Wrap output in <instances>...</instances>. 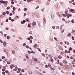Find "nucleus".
<instances>
[{
  "label": "nucleus",
  "mask_w": 75,
  "mask_h": 75,
  "mask_svg": "<svg viewBox=\"0 0 75 75\" xmlns=\"http://www.w3.org/2000/svg\"><path fill=\"white\" fill-rule=\"evenodd\" d=\"M65 52L66 53H68V51H67V50H65Z\"/></svg>",
  "instance_id": "38"
},
{
  "label": "nucleus",
  "mask_w": 75,
  "mask_h": 75,
  "mask_svg": "<svg viewBox=\"0 0 75 75\" xmlns=\"http://www.w3.org/2000/svg\"><path fill=\"white\" fill-rule=\"evenodd\" d=\"M57 62H58V64H59V60H57Z\"/></svg>",
  "instance_id": "37"
},
{
  "label": "nucleus",
  "mask_w": 75,
  "mask_h": 75,
  "mask_svg": "<svg viewBox=\"0 0 75 75\" xmlns=\"http://www.w3.org/2000/svg\"><path fill=\"white\" fill-rule=\"evenodd\" d=\"M26 58H27V59H29V57L28 56H26Z\"/></svg>",
  "instance_id": "50"
},
{
  "label": "nucleus",
  "mask_w": 75,
  "mask_h": 75,
  "mask_svg": "<svg viewBox=\"0 0 75 75\" xmlns=\"http://www.w3.org/2000/svg\"><path fill=\"white\" fill-rule=\"evenodd\" d=\"M6 30H8V28H6Z\"/></svg>",
  "instance_id": "63"
},
{
  "label": "nucleus",
  "mask_w": 75,
  "mask_h": 75,
  "mask_svg": "<svg viewBox=\"0 0 75 75\" xmlns=\"http://www.w3.org/2000/svg\"><path fill=\"white\" fill-rule=\"evenodd\" d=\"M6 14V13L5 12H4L3 13V15L4 16H5Z\"/></svg>",
  "instance_id": "31"
},
{
  "label": "nucleus",
  "mask_w": 75,
  "mask_h": 75,
  "mask_svg": "<svg viewBox=\"0 0 75 75\" xmlns=\"http://www.w3.org/2000/svg\"><path fill=\"white\" fill-rule=\"evenodd\" d=\"M7 44V43L6 42H4L3 43V45L4 46H6Z\"/></svg>",
  "instance_id": "7"
},
{
  "label": "nucleus",
  "mask_w": 75,
  "mask_h": 75,
  "mask_svg": "<svg viewBox=\"0 0 75 75\" xmlns=\"http://www.w3.org/2000/svg\"><path fill=\"white\" fill-rule=\"evenodd\" d=\"M58 57L59 58V59H61V58H62V57H61V55H59L58 56Z\"/></svg>",
  "instance_id": "9"
},
{
  "label": "nucleus",
  "mask_w": 75,
  "mask_h": 75,
  "mask_svg": "<svg viewBox=\"0 0 75 75\" xmlns=\"http://www.w3.org/2000/svg\"><path fill=\"white\" fill-rule=\"evenodd\" d=\"M68 15H69V17H71V16H72V14H68Z\"/></svg>",
  "instance_id": "43"
},
{
  "label": "nucleus",
  "mask_w": 75,
  "mask_h": 75,
  "mask_svg": "<svg viewBox=\"0 0 75 75\" xmlns=\"http://www.w3.org/2000/svg\"><path fill=\"white\" fill-rule=\"evenodd\" d=\"M50 68L51 69H52V70H53V71H55V69L52 67H50Z\"/></svg>",
  "instance_id": "12"
},
{
  "label": "nucleus",
  "mask_w": 75,
  "mask_h": 75,
  "mask_svg": "<svg viewBox=\"0 0 75 75\" xmlns=\"http://www.w3.org/2000/svg\"><path fill=\"white\" fill-rule=\"evenodd\" d=\"M67 42V45H69V42Z\"/></svg>",
  "instance_id": "62"
},
{
  "label": "nucleus",
  "mask_w": 75,
  "mask_h": 75,
  "mask_svg": "<svg viewBox=\"0 0 75 75\" xmlns=\"http://www.w3.org/2000/svg\"><path fill=\"white\" fill-rule=\"evenodd\" d=\"M18 71H21V68H18Z\"/></svg>",
  "instance_id": "47"
},
{
  "label": "nucleus",
  "mask_w": 75,
  "mask_h": 75,
  "mask_svg": "<svg viewBox=\"0 0 75 75\" xmlns=\"http://www.w3.org/2000/svg\"><path fill=\"white\" fill-rule=\"evenodd\" d=\"M0 42H1V43H3V41H2V40H0Z\"/></svg>",
  "instance_id": "56"
},
{
  "label": "nucleus",
  "mask_w": 75,
  "mask_h": 75,
  "mask_svg": "<svg viewBox=\"0 0 75 75\" xmlns=\"http://www.w3.org/2000/svg\"><path fill=\"white\" fill-rule=\"evenodd\" d=\"M26 48H30V47H29V46H28V45H26L25 46Z\"/></svg>",
  "instance_id": "29"
},
{
  "label": "nucleus",
  "mask_w": 75,
  "mask_h": 75,
  "mask_svg": "<svg viewBox=\"0 0 75 75\" xmlns=\"http://www.w3.org/2000/svg\"><path fill=\"white\" fill-rule=\"evenodd\" d=\"M62 21H65V19L64 18H63L62 19Z\"/></svg>",
  "instance_id": "55"
},
{
  "label": "nucleus",
  "mask_w": 75,
  "mask_h": 75,
  "mask_svg": "<svg viewBox=\"0 0 75 75\" xmlns=\"http://www.w3.org/2000/svg\"><path fill=\"white\" fill-rule=\"evenodd\" d=\"M21 71L22 72H24V69H22L21 70Z\"/></svg>",
  "instance_id": "34"
},
{
  "label": "nucleus",
  "mask_w": 75,
  "mask_h": 75,
  "mask_svg": "<svg viewBox=\"0 0 75 75\" xmlns=\"http://www.w3.org/2000/svg\"><path fill=\"white\" fill-rule=\"evenodd\" d=\"M23 46H25L26 45V43H24L23 44Z\"/></svg>",
  "instance_id": "19"
},
{
  "label": "nucleus",
  "mask_w": 75,
  "mask_h": 75,
  "mask_svg": "<svg viewBox=\"0 0 75 75\" xmlns=\"http://www.w3.org/2000/svg\"><path fill=\"white\" fill-rule=\"evenodd\" d=\"M71 33H69L67 35L68 37H71Z\"/></svg>",
  "instance_id": "11"
},
{
  "label": "nucleus",
  "mask_w": 75,
  "mask_h": 75,
  "mask_svg": "<svg viewBox=\"0 0 75 75\" xmlns=\"http://www.w3.org/2000/svg\"><path fill=\"white\" fill-rule=\"evenodd\" d=\"M9 72H8V70H6L5 71V73H6V74H8Z\"/></svg>",
  "instance_id": "22"
},
{
  "label": "nucleus",
  "mask_w": 75,
  "mask_h": 75,
  "mask_svg": "<svg viewBox=\"0 0 75 75\" xmlns=\"http://www.w3.org/2000/svg\"><path fill=\"white\" fill-rule=\"evenodd\" d=\"M63 62L64 64H67L68 62L65 60H64L63 61Z\"/></svg>",
  "instance_id": "5"
},
{
  "label": "nucleus",
  "mask_w": 75,
  "mask_h": 75,
  "mask_svg": "<svg viewBox=\"0 0 75 75\" xmlns=\"http://www.w3.org/2000/svg\"><path fill=\"white\" fill-rule=\"evenodd\" d=\"M59 64H60V65H61V66H63V64L61 62H60Z\"/></svg>",
  "instance_id": "14"
},
{
  "label": "nucleus",
  "mask_w": 75,
  "mask_h": 75,
  "mask_svg": "<svg viewBox=\"0 0 75 75\" xmlns=\"http://www.w3.org/2000/svg\"><path fill=\"white\" fill-rule=\"evenodd\" d=\"M27 8H25L24 9V11H27Z\"/></svg>",
  "instance_id": "49"
},
{
  "label": "nucleus",
  "mask_w": 75,
  "mask_h": 75,
  "mask_svg": "<svg viewBox=\"0 0 75 75\" xmlns=\"http://www.w3.org/2000/svg\"><path fill=\"white\" fill-rule=\"evenodd\" d=\"M38 50L40 51V52H41V50H40V49L39 48H38Z\"/></svg>",
  "instance_id": "26"
},
{
  "label": "nucleus",
  "mask_w": 75,
  "mask_h": 75,
  "mask_svg": "<svg viewBox=\"0 0 75 75\" xmlns=\"http://www.w3.org/2000/svg\"><path fill=\"white\" fill-rule=\"evenodd\" d=\"M1 58H2V59H5V57L2 56Z\"/></svg>",
  "instance_id": "21"
},
{
  "label": "nucleus",
  "mask_w": 75,
  "mask_h": 75,
  "mask_svg": "<svg viewBox=\"0 0 75 75\" xmlns=\"http://www.w3.org/2000/svg\"><path fill=\"white\" fill-rule=\"evenodd\" d=\"M14 21V20L13 19H12L11 20V21H12V22H13V21Z\"/></svg>",
  "instance_id": "61"
},
{
  "label": "nucleus",
  "mask_w": 75,
  "mask_h": 75,
  "mask_svg": "<svg viewBox=\"0 0 75 75\" xmlns=\"http://www.w3.org/2000/svg\"><path fill=\"white\" fill-rule=\"evenodd\" d=\"M62 16H63V17H66V15L65 14H63Z\"/></svg>",
  "instance_id": "23"
},
{
  "label": "nucleus",
  "mask_w": 75,
  "mask_h": 75,
  "mask_svg": "<svg viewBox=\"0 0 75 75\" xmlns=\"http://www.w3.org/2000/svg\"><path fill=\"white\" fill-rule=\"evenodd\" d=\"M34 61L35 62L37 61H38V59L36 58H35L34 59Z\"/></svg>",
  "instance_id": "10"
},
{
  "label": "nucleus",
  "mask_w": 75,
  "mask_h": 75,
  "mask_svg": "<svg viewBox=\"0 0 75 75\" xmlns=\"http://www.w3.org/2000/svg\"><path fill=\"white\" fill-rule=\"evenodd\" d=\"M2 74H3V75H5L6 73H5V72H4V71H3L2 72Z\"/></svg>",
  "instance_id": "16"
},
{
  "label": "nucleus",
  "mask_w": 75,
  "mask_h": 75,
  "mask_svg": "<svg viewBox=\"0 0 75 75\" xmlns=\"http://www.w3.org/2000/svg\"><path fill=\"white\" fill-rule=\"evenodd\" d=\"M70 59H73V57H72V56H71L70 57Z\"/></svg>",
  "instance_id": "58"
},
{
  "label": "nucleus",
  "mask_w": 75,
  "mask_h": 75,
  "mask_svg": "<svg viewBox=\"0 0 75 75\" xmlns=\"http://www.w3.org/2000/svg\"><path fill=\"white\" fill-rule=\"evenodd\" d=\"M3 68L5 69H6V67L5 66H3Z\"/></svg>",
  "instance_id": "44"
},
{
  "label": "nucleus",
  "mask_w": 75,
  "mask_h": 75,
  "mask_svg": "<svg viewBox=\"0 0 75 75\" xmlns=\"http://www.w3.org/2000/svg\"><path fill=\"white\" fill-rule=\"evenodd\" d=\"M9 8H10V7H8L6 8L7 10H8Z\"/></svg>",
  "instance_id": "36"
},
{
  "label": "nucleus",
  "mask_w": 75,
  "mask_h": 75,
  "mask_svg": "<svg viewBox=\"0 0 75 75\" xmlns=\"http://www.w3.org/2000/svg\"><path fill=\"white\" fill-rule=\"evenodd\" d=\"M25 21H27V22H28L29 21V20H28V18H27L26 20H25Z\"/></svg>",
  "instance_id": "28"
},
{
  "label": "nucleus",
  "mask_w": 75,
  "mask_h": 75,
  "mask_svg": "<svg viewBox=\"0 0 75 75\" xmlns=\"http://www.w3.org/2000/svg\"><path fill=\"white\" fill-rule=\"evenodd\" d=\"M72 39L73 40H75V39H74V37L72 36Z\"/></svg>",
  "instance_id": "54"
},
{
  "label": "nucleus",
  "mask_w": 75,
  "mask_h": 75,
  "mask_svg": "<svg viewBox=\"0 0 75 75\" xmlns=\"http://www.w3.org/2000/svg\"><path fill=\"white\" fill-rule=\"evenodd\" d=\"M28 27H31V26L30 25V24H28Z\"/></svg>",
  "instance_id": "45"
},
{
  "label": "nucleus",
  "mask_w": 75,
  "mask_h": 75,
  "mask_svg": "<svg viewBox=\"0 0 75 75\" xmlns=\"http://www.w3.org/2000/svg\"><path fill=\"white\" fill-rule=\"evenodd\" d=\"M64 32V30L63 29L62 30L61 33H62Z\"/></svg>",
  "instance_id": "42"
},
{
  "label": "nucleus",
  "mask_w": 75,
  "mask_h": 75,
  "mask_svg": "<svg viewBox=\"0 0 75 75\" xmlns=\"http://www.w3.org/2000/svg\"><path fill=\"white\" fill-rule=\"evenodd\" d=\"M72 48L71 47H70L69 48V50L70 51H72Z\"/></svg>",
  "instance_id": "40"
},
{
  "label": "nucleus",
  "mask_w": 75,
  "mask_h": 75,
  "mask_svg": "<svg viewBox=\"0 0 75 75\" xmlns=\"http://www.w3.org/2000/svg\"><path fill=\"white\" fill-rule=\"evenodd\" d=\"M45 68H48V65H46L45 66Z\"/></svg>",
  "instance_id": "41"
},
{
  "label": "nucleus",
  "mask_w": 75,
  "mask_h": 75,
  "mask_svg": "<svg viewBox=\"0 0 75 75\" xmlns=\"http://www.w3.org/2000/svg\"><path fill=\"white\" fill-rule=\"evenodd\" d=\"M14 2L13 1H12L11 2V4H14Z\"/></svg>",
  "instance_id": "52"
},
{
  "label": "nucleus",
  "mask_w": 75,
  "mask_h": 75,
  "mask_svg": "<svg viewBox=\"0 0 75 75\" xmlns=\"http://www.w3.org/2000/svg\"><path fill=\"white\" fill-rule=\"evenodd\" d=\"M54 40H56V41H58V39H57V38H55V37H54Z\"/></svg>",
  "instance_id": "35"
},
{
  "label": "nucleus",
  "mask_w": 75,
  "mask_h": 75,
  "mask_svg": "<svg viewBox=\"0 0 75 75\" xmlns=\"http://www.w3.org/2000/svg\"><path fill=\"white\" fill-rule=\"evenodd\" d=\"M52 28L53 29H54H54H55V26H52Z\"/></svg>",
  "instance_id": "25"
},
{
  "label": "nucleus",
  "mask_w": 75,
  "mask_h": 75,
  "mask_svg": "<svg viewBox=\"0 0 75 75\" xmlns=\"http://www.w3.org/2000/svg\"><path fill=\"white\" fill-rule=\"evenodd\" d=\"M50 0H48L47 2V5H48L49 4V3H48V2H50Z\"/></svg>",
  "instance_id": "20"
},
{
  "label": "nucleus",
  "mask_w": 75,
  "mask_h": 75,
  "mask_svg": "<svg viewBox=\"0 0 75 75\" xmlns=\"http://www.w3.org/2000/svg\"><path fill=\"white\" fill-rule=\"evenodd\" d=\"M7 64H11L10 62H8V61H7Z\"/></svg>",
  "instance_id": "24"
},
{
  "label": "nucleus",
  "mask_w": 75,
  "mask_h": 75,
  "mask_svg": "<svg viewBox=\"0 0 75 75\" xmlns=\"http://www.w3.org/2000/svg\"><path fill=\"white\" fill-rule=\"evenodd\" d=\"M8 19H6V22H8Z\"/></svg>",
  "instance_id": "64"
},
{
  "label": "nucleus",
  "mask_w": 75,
  "mask_h": 75,
  "mask_svg": "<svg viewBox=\"0 0 75 75\" xmlns=\"http://www.w3.org/2000/svg\"><path fill=\"white\" fill-rule=\"evenodd\" d=\"M10 67L11 69H12V68H13V67H15V69H13V71H16L17 70V68H18L17 66L16 67L13 64H12L10 66Z\"/></svg>",
  "instance_id": "1"
},
{
  "label": "nucleus",
  "mask_w": 75,
  "mask_h": 75,
  "mask_svg": "<svg viewBox=\"0 0 75 75\" xmlns=\"http://www.w3.org/2000/svg\"><path fill=\"white\" fill-rule=\"evenodd\" d=\"M70 11L72 12V13H75V10L74 9H71L70 10Z\"/></svg>",
  "instance_id": "3"
},
{
  "label": "nucleus",
  "mask_w": 75,
  "mask_h": 75,
  "mask_svg": "<svg viewBox=\"0 0 75 75\" xmlns=\"http://www.w3.org/2000/svg\"><path fill=\"white\" fill-rule=\"evenodd\" d=\"M7 39H8V40H9V39H10V36H7Z\"/></svg>",
  "instance_id": "30"
},
{
  "label": "nucleus",
  "mask_w": 75,
  "mask_h": 75,
  "mask_svg": "<svg viewBox=\"0 0 75 75\" xmlns=\"http://www.w3.org/2000/svg\"><path fill=\"white\" fill-rule=\"evenodd\" d=\"M72 75H75V73H74V72H72Z\"/></svg>",
  "instance_id": "48"
},
{
  "label": "nucleus",
  "mask_w": 75,
  "mask_h": 75,
  "mask_svg": "<svg viewBox=\"0 0 75 75\" xmlns=\"http://www.w3.org/2000/svg\"><path fill=\"white\" fill-rule=\"evenodd\" d=\"M30 38L32 40H33V36H30Z\"/></svg>",
  "instance_id": "53"
},
{
  "label": "nucleus",
  "mask_w": 75,
  "mask_h": 75,
  "mask_svg": "<svg viewBox=\"0 0 75 75\" xmlns=\"http://www.w3.org/2000/svg\"><path fill=\"white\" fill-rule=\"evenodd\" d=\"M13 11H15V10H16V8L15 7H13Z\"/></svg>",
  "instance_id": "17"
},
{
  "label": "nucleus",
  "mask_w": 75,
  "mask_h": 75,
  "mask_svg": "<svg viewBox=\"0 0 75 75\" xmlns=\"http://www.w3.org/2000/svg\"><path fill=\"white\" fill-rule=\"evenodd\" d=\"M33 1V0H28L27 1V2H28V3H29L30 2H31V1Z\"/></svg>",
  "instance_id": "6"
},
{
  "label": "nucleus",
  "mask_w": 75,
  "mask_h": 75,
  "mask_svg": "<svg viewBox=\"0 0 75 75\" xmlns=\"http://www.w3.org/2000/svg\"><path fill=\"white\" fill-rule=\"evenodd\" d=\"M48 65L49 67H51V64H50V63H48Z\"/></svg>",
  "instance_id": "15"
},
{
  "label": "nucleus",
  "mask_w": 75,
  "mask_h": 75,
  "mask_svg": "<svg viewBox=\"0 0 75 75\" xmlns=\"http://www.w3.org/2000/svg\"><path fill=\"white\" fill-rule=\"evenodd\" d=\"M37 45L35 44L34 46V48H36V47H37Z\"/></svg>",
  "instance_id": "18"
},
{
  "label": "nucleus",
  "mask_w": 75,
  "mask_h": 75,
  "mask_svg": "<svg viewBox=\"0 0 75 75\" xmlns=\"http://www.w3.org/2000/svg\"><path fill=\"white\" fill-rule=\"evenodd\" d=\"M2 71H5V69H2Z\"/></svg>",
  "instance_id": "59"
},
{
  "label": "nucleus",
  "mask_w": 75,
  "mask_h": 75,
  "mask_svg": "<svg viewBox=\"0 0 75 75\" xmlns=\"http://www.w3.org/2000/svg\"><path fill=\"white\" fill-rule=\"evenodd\" d=\"M40 8V6H38L37 7H36L35 8V10H37V9H38V8Z\"/></svg>",
  "instance_id": "27"
},
{
  "label": "nucleus",
  "mask_w": 75,
  "mask_h": 75,
  "mask_svg": "<svg viewBox=\"0 0 75 75\" xmlns=\"http://www.w3.org/2000/svg\"><path fill=\"white\" fill-rule=\"evenodd\" d=\"M31 53H33V54H35V52H34V51H32L31 52Z\"/></svg>",
  "instance_id": "51"
},
{
  "label": "nucleus",
  "mask_w": 75,
  "mask_h": 75,
  "mask_svg": "<svg viewBox=\"0 0 75 75\" xmlns=\"http://www.w3.org/2000/svg\"><path fill=\"white\" fill-rule=\"evenodd\" d=\"M15 51H14V50H13L12 51V53L13 54H15Z\"/></svg>",
  "instance_id": "46"
},
{
  "label": "nucleus",
  "mask_w": 75,
  "mask_h": 75,
  "mask_svg": "<svg viewBox=\"0 0 75 75\" xmlns=\"http://www.w3.org/2000/svg\"><path fill=\"white\" fill-rule=\"evenodd\" d=\"M42 56H43V57H45V54L42 53Z\"/></svg>",
  "instance_id": "32"
},
{
  "label": "nucleus",
  "mask_w": 75,
  "mask_h": 75,
  "mask_svg": "<svg viewBox=\"0 0 75 75\" xmlns=\"http://www.w3.org/2000/svg\"><path fill=\"white\" fill-rule=\"evenodd\" d=\"M0 2L1 3H3V4H5V3H6V4H7V3H8V2H7V1H0Z\"/></svg>",
  "instance_id": "2"
},
{
  "label": "nucleus",
  "mask_w": 75,
  "mask_h": 75,
  "mask_svg": "<svg viewBox=\"0 0 75 75\" xmlns=\"http://www.w3.org/2000/svg\"><path fill=\"white\" fill-rule=\"evenodd\" d=\"M65 67L66 69H68L69 68V67L68 65H66L65 66Z\"/></svg>",
  "instance_id": "8"
},
{
  "label": "nucleus",
  "mask_w": 75,
  "mask_h": 75,
  "mask_svg": "<svg viewBox=\"0 0 75 75\" xmlns=\"http://www.w3.org/2000/svg\"><path fill=\"white\" fill-rule=\"evenodd\" d=\"M32 25H33V26H34V25H36V22H33L32 24Z\"/></svg>",
  "instance_id": "4"
},
{
  "label": "nucleus",
  "mask_w": 75,
  "mask_h": 75,
  "mask_svg": "<svg viewBox=\"0 0 75 75\" xmlns=\"http://www.w3.org/2000/svg\"><path fill=\"white\" fill-rule=\"evenodd\" d=\"M48 57H50V58L51 59H52V56H51V55L50 54H49Z\"/></svg>",
  "instance_id": "13"
},
{
  "label": "nucleus",
  "mask_w": 75,
  "mask_h": 75,
  "mask_svg": "<svg viewBox=\"0 0 75 75\" xmlns=\"http://www.w3.org/2000/svg\"><path fill=\"white\" fill-rule=\"evenodd\" d=\"M71 22L72 23H74V19H72V20Z\"/></svg>",
  "instance_id": "39"
},
{
  "label": "nucleus",
  "mask_w": 75,
  "mask_h": 75,
  "mask_svg": "<svg viewBox=\"0 0 75 75\" xmlns=\"http://www.w3.org/2000/svg\"><path fill=\"white\" fill-rule=\"evenodd\" d=\"M8 75H11V74L10 73H8L7 74Z\"/></svg>",
  "instance_id": "60"
},
{
  "label": "nucleus",
  "mask_w": 75,
  "mask_h": 75,
  "mask_svg": "<svg viewBox=\"0 0 75 75\" xmlns=\"http://www.w3.org/2000/svg\"><path fill=\"white\" fill-rule=\"evenodd\" d=\"M0 17L1 18H3V16L2 15H0Z\"/></svg>",
  "instance_id": "33"
},
{
  "label": "nucleus",
  "mask_w": 75,
  "mask_h": 75,
  "mask_svg": "<svg viewBox=\"0 0 75 75\" xmlns=\"http://www.w3.org/2000/svg\"><path fill=\"white\" fill-rule=\"evenodd\" d=\"M61 28H60V30H62V26H61L60 27Z\"/></svg>",
  "instance_id": "57"
}]
</instances>
